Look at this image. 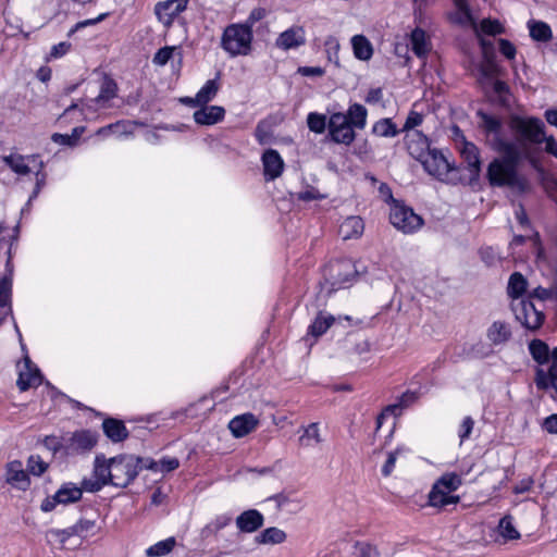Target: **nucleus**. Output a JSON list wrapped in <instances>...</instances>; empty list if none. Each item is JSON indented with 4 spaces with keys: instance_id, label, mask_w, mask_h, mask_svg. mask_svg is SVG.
Returning <instances> with one entry per match:
<instances>
[{
    "instance_id": "4c0bfd02",
    "label": "nucleus",
    "mask_w": 557,
    "mask_h": 557,
    "mask_svg": "<svg viewBox=\"0 0 557 557\" xmlns=\"http://www.w3.org/2000/svg\"><path fill=\"white\" fill-rule=\"evenodd\" d=\"M418 398H419L418 393L410 392V391L405 392L400 396L398 404H394V405L386 407L385 411L377 417V419H376L377 428H380L382 425V420L384 419L385 412H395L396 410L407 408L410 405H412L413 403H416L418 400Z\"/></svg>"
},
{
    "instance_id": "79ce46f5",
    "label": "nucleus",
    "mask_w": 557,
    "mask_h": 557,
    "mask_svg": "<svg viewBox=\"0 0 557 557\" xmlns=\"http://www.w3.org/2000/svg\"><path fill=\"white\" fill-rule=\"evenodd\" d=\"M175 545L176 540L175 537L171 536L148 547L146 555L148 557H162L170 554Z\"/></svg>"
},
{
    "instance_id": "393cba45",
    "label": "nucleus",
    "mask_w": 557,
    "mask_h": 557,
    "mask_svg": "<svg viewBox=\"0 0 557 557\" xmlns=\"http://www.w3.org/2000/svg\"><path fill=\"white\" fill-rule=\"evenodd\" d=\"M3 161L16 174L26 175L32 171L29 164L32 162L35 163L37 161V157L12 153L3 157Z\"/></svg>"
},
{
    "instance_id": "7ed1b4c3",
    "label": "nucleus",
    "mask_w": 557,
    "mask_h": 557,
    "mask_svg": "<svg viewBox=\"0 0 557 557\" xmlns=\"http://www.w3.org/2000/svg\"><path fill=\"white\" fill-rule=\"evenodd\" d=\"M252 29L248 25L231 24L221 38V47L231 57L248 55L251 51Z\"/></svg>"
},
{
    "instance_id": "ddd939ff",
    "label": "nucleus",
    "mask_w": 557,
    "mask_h": 557,
    "mask_svg": "<svg viewBox=\"0 0 557 557\" xmlns=\"http://www.w3.org/2000/svg\"><path fill=\"white\" fill-rule=\"evenodd\" d=\"M460 156L470 173V182L472 183L478 181L481 172L479 148L474 144L466 141L460 149Z\"/></svg>"
},
{
    "instance_id": "9b49d317",
    "label": "nucleus",
    "mask_w": 557,
    "mask_h": 557,
    "mask_svg": "<svg viewBox=\"0 0 557 557\" xmlns=\"http://www.w3.org/2000/svg\"><path fill=\"white\" fill-rule=\"evenodd\" d=\"M476 114L480 117V127L490 138L493 149L500 150V143H510L502 136L503 123L498 116L487 114L483 111H478Z\"/></svg>"
},
{
    "instance_id": "a19ab883",
    "label": "nucleus",
    "mask_w": 557,
    "mask_h": 557,
    "mask_svg": "<svg viewBox=\"0 0 557 557\" xmlns=\"http://www.w3.org/2000/svg\"><path fill=\"white\" fill-rule=\"evenodd\" d=\"M529 30L532 39L546 42L552 38V29L548 24L541 21L529 22Z\"/></svg>"
},
{
    "instance_id": "c756f323",
    "label": "nucleus",
    "mask_w": 557,
    "mask_h": 557,
    "mask_svg": "<svg viewBox=\"0 0 557 557\" xmlns=\"http://www.w3.org/2000/svg\"><path fill=\"white\" fill-rule=\"evenodd\" d=\"M180 467V461L175 457H163L161 460L156 461L150 458H144V468L153 472H171Z\"/></svg>"
},
{
    "instance_id": "4d7b16f0",
    "label": "nucleus",
    "mask_w": 557,
    "mask_h": 557,
    "mask_svg": "<svg viewBox=\"0 0 557 557\" xmlns=\"http://www.w3.org/2000/svg\"><path fill=\"white\" fill-rule=\"evenodd\" d=\"M542 186L547 195L557 201V177L550 174H544L542 176Z\"/></svg>"
},
{
    "instance_id": "2eb2a0df",
    "label": "nucleus",
    "mask_w": 557,
    "mask_h": 557,
    "mask_svg": "<svg viewBox=\"0 0 557 557\" xmlns=\"http://www.w3.org/2000/svg\"><path fill=\"white\" fill-rule=\"evenodd\" d=\"M406 145L409 154L416 160L420 161L425 154H429L430 143L429 138L420 131H413L406 134Z\"/></svg>"
},
{
    "instance_id": "a18cd8bd",
    "label": "nucleus",
    "mask_w": 557,
    "mask_h": 557,
    "mask_svg": "<svg viewBox=\"0 0 557 557\" xmlns=\"http://www.w3.org/2000/svg\"><path fill=\"white\" fill-rule=\"evenodd\" d=\"M85 132V127L78 126L74 127L72 129V133L69 134H59L54 133L51 137L52 141L59 145H65V146H75L79 139V137Z\"/></svg>"
},
{
    "instance_id": "0eeeda50",
    "label": "nucleus",
    "mask_w": 557,
    "mask_h": 557,
    "mask_svg": "<svg viewBox=\"0 0 557 557\" xmlns=\"http://www.w3.org/2000/svg\"><path fill=\"white\" fill-rule=\"evenodd\" d=\"M92 474L94 478L82 481V486L85 491L95 493L104 485L111 484L112 463L110 459L107 460L103 455L96 456Z\"/></svg>"
},
{
    "instance_id": "2f4dec72",
    "label": "nucleus",
    "mask_w": 557,
    "mask_h": 557,
    "mask_svg": "<svg viewBox=\"0 0 557 557\" xmlns=\"http://www.w3.org/2000/svg\"><path fill=\"white\" fill-rule=\"evenodd\" d=\"M83 486L78 487L73 483L63 484L55 493V498L60 504L67 505L82 498Z\"/></svg>"
},
{
    "instance_id": "5fc2aeb1",
    "label": "nucleus",
    "mask_w": 557,
    "mask_h": 557,
    "mask_svg": "<svg viewBox=\"0 0 557 557\" xmlns=\"http://www.w3.org/2000/svg\"><path fill=\"white\" fill-rule=\"evenodd\" d=\"M484 59L485 61L480 67L481 75L484 79L492 81L495 76L498 75V65L494 62V55Z\"/></svg>"
},
{
    "instance_id": "1a4fd4ad",
    "label": "nucleus",
    "mask_w": 557,
    "mask_h": 557,
    "mask_svg": "<svg viewBox=\"0 0 557 557\" xmlns=\"http://www.w3.org/2000/svg\"><path fill=\"white\" fill-rule=\"evenodd\" d=\"M329 136L332 141L349 146L356 138L354 127L348 123L344 113H333L327 122Z\"/></svg>"
},
{
    "instance_id": "680f3d73",
    "label": "nucleus",
    "mask_w": 557,
    "mask_h": 557,
    "mask_svg": "<svg viewBox=\"0 0 557 557\" xmlns=\"http://www.w3.org/2000/svg\"><path fill=\"white\" fill-rule=\"evenodd\" d=\"M44 162H38V169L36 171V185L35 188L28 199V202H30L33 199H35L38 194L40 193L42 186L45 185L46 174L42 173Z\"/></svg>"
},
{
    "instance_id": "6ab92c4d",
    "label": "nucleus",
    "mask_w": 557,
    "mask_h": 557,
    "mask_svg": "<svg viewBox=\"0 0 557 557\" xmlns=\"http://www.w3.org/2000/svg\"><path fill=\"white\" fill-rule=\"evenodd\" d=\"M258 425V420L252 413H244L233 418L228 429L235 437H243L252 432Z\"/></svg>"
},
{
    "instance_id": "f8f14e48",
    "label": "nucleus",
    "mask_w": 557,
    "mask_h": 557,
    "mask_svg": "<svg viewBox=\"0 0 557 557\" xmlns=\"http://www.w3.org/2000/svg\"><path fill=\"white\" fill-rule=\"evenodd\" d=\"M419 162H421L429 174L437 177L446 175L454 170L447 159L435 149H431L429 154H425Z\"/></svg>"
},
{
    "instance_id": "052dcab7",
    "label": "nucleus",
    "mask_w": 557,
    "mask_h": 557,
    "mask_svg": "<svg viewBox=\"0 0 557 557\" xmlns=\"http://www.w3.org/2000/svg\"><path fill=\"white\" fill-rule=\"evenodd\" d=\"M174 50L175 47L169 46L159 49L153 57V63L161 66L165 65L172 58Z\"/></svg>"
},
{
    "instance_id": "864d4df0",
    "label": "nucleus",
    "mask_w": 557,
    "mask_h": 557,
    "mask_svg": "<svg viewBox=\"0 0 557 557\" xmlns=\"http://www.w3.org/2000/svg\"><path fill=\"white\" fill-rule=\"evenodd\" d=\"M423 120H424V115L422 113L411 110L408 113V116H407L405 124H404L403 128L400 129V132H405L408 134V133L416 131L414 128L420 126L423 123Z\"/></svg>"
},
{
    "instance_id": "09e8293b",
    "label": "nucleus",
    "mask_w": 557,
    "mask_h": 557,
    "mask_svg": "<svg viewBox=\"0 0 557 557\" xmlns=\"http://www.w3.org/2000/svg\"><path fill=\"white\" fill-rule=\"evenodd\" d=\"M307 125L311 132L322 134L327 127L326 116L324 114L311 112L307 116Z\"/></svg>"
},
{
    "instance_id": "aec40b11",
    "label": "nucleus",
    "mask_w": 557,
    "mask_h": 557,
    "mask_svg": "<svg viewBox=\"0 0 557 557\" xmlns=\"http://www.w3.org/2000/svg\"><path fill=\"white\" fill-rule=\"evenodd\" d=\"M306 42L305 32L301 27H290L276 38V47L283 50L298 48Z\"/></svg>"
},
{
    "instance_id": "9d476101",
    "label": "nucleus",
    "mask_w": 557,
    "mask_h": 557,
    "mask_svg": "<svg viewBox=\"0 0 557 557\" xmlns=\"http://www.w3.org/2000/svg\"><path fill=\"white\" fill-rule=\"evenodd\" d=\"M356 273L355 265L348 259L331 263L327 268V275L332 290L348 286L356 277Z\"/></svg>"
},
{
    "instance_id": "4be33fe9",
    "label": "nucleus",
    "mask_w": 557,
    "mask_h": 557,
    "mask_svg": "<svg viewBox=\"0 0 557 557\" xmlns=\"http://www.w3.org/2000/svg\"><path fill=\"white\" fill-rule=\"evenodd\" d=\"M263 516L256 509L242 512L236 518V525L242 532L252 533L263 525Z\"/></svg>"
},
{
    "instance_id": "ea45409f",
    "label": "nucleus",
    "mask_w": 557,
    "mask_h": 557,
    "mask_svg": "<svg viewBox=\"0 0 557 557\" xmlns=\"http://www.w3.org/2000/svg\"><path fill=\"white\" fill-rule=\"evenodd\" d=\"M286 540V533L275 527L263 530L257 537L256 541L259 544H281Z\"/></svg>"
},
{
    "instance_id": "f3484780",
    "label": "nucleus",
    "mask_w": 557,
    "mask_h": 557,
    "mask_svg": "<svg viewBox=\"0 0 557 557\" xmlns=\"http://www.w3.org/2000/svg\"><path fill=\"white\" fill-rule=\"evenodd\" d=\"M188 0H166L156 5V14L164 24L170 25L174 17L186 9Z\"/></svg>"
},
{
    "instance_id": "412c9836",
    "label": "nucleus",
    "mask_w": 557,
    "mask_h": 557,
    "mask_svg": "<svg viewBox=\"0 0 557 557\" xmlns=\"http://www.w3.org/2000/svg\"><path fill=\"white\" fill-rule=\"evenodd\" d=\"M219 84L216 79H209L207 83L202 86V88L197 92L195 98L185 97L182 98L181 101L185 104L189 106H205L209 101H211L219 91Z\"/></svg>"
},
{
    "instance_id": "bf43d9fd",
    "label": "nucleus",
    "mask_w": 557,
    "mask_h": 557,
    "mask_svg": "<svg viewBox=\"0 0 557 557\" xmlns=\"http://www.w3.org/2000/svg\"><path fill=\"white\" fill-rule=\"evenodd\" d=\"M480 27H481V30L484 34L492 35V36L497 35V34H502L503 30H504L502 24L498 21H496V20L492 21V20H488V18L487 20H483L481 22Z\"/></svg>"
},
{
    "instance_id": "de8ad7c7",
    "label": "nucleus",
    "mask_w": 557,
    "mask_h": 557,
    "mask_svg": "<svg viewBox=\"0 0 557 557\" xmlns=\"http://www.w3.org/2000/svg\"><path fill=\"white\" fill-rule=\"evenodd\" d=\"M335 318L331 314H319L313 321V323L309 326V333L314 337L321 336L327 331V329L333 324Z\"/></svg>"
},
{
    "instance_id": "20e7f679",
    "label": "nucleus",
    "mask_w": 557,
    "mask_h": 557,
    "mask_svg": "<svg viewBox=\"0 0 557 557\" xmlns=\"http://www.w3.org/2000/svg\"><path fill=\"white\" fill-rule=\"evenodd\" d=\"M112 463L111 485L126 487L144 468V458L133 455H120L110 458Z\"/></svg>"
},
{
    "instance_id": "7c9ffc66",
    "label": "nucleus",
    "mask_w": 557,
    "mask_h": 557,
    "mask_svg": "<svg viewBox=\"0 0 557 557\" xmlns=\"http://www.w3.org/2000/svg\"><path fill=\"white\" fill-rule=\"evenodd\" d=\"M344 116L354 128L363 129L367 124L368 111L362 104L354 103L349 106Z\"/></svg>"
},
{
    "instance_id": "c85d7f7f",
    "label": "nucleus",
    "mask_w": 557,
    "mask_h": 557,
    "mask_svg": "<svg viewBox=\"0 0 557 557\" xmlns=\"http://www.w3.org/2000/svg\"><path fill=\"white\" fill-rule=\"evenodd\" d=\"M102 429L112 442H122L127 438L128 432L121 420L108 418L102 423Z\"/></svg>"
},
{
    "instance_id": "603ef678",
    "label": "nucleus",
    "mask_w": 557,
    "mask_h": 557,
    "mask_svg": "<svg viewBox=\"0 0 557 557\" xmlns=\"http://www.w3.org/2000/svg\"><path fill=\"white\" fill-rule=\"evenodd\" d=\"M116 95V84L110 78H106L101 85V89L95 101L100 103L114 98Z\"/></svg>"
},
{
    "instance_id": "a878e982",
    "label": "nucleus",
    "mask_w": 557,
    "mask_h": 557,
    "mask_svg": "<svg viewBox=\"0 0 557 557\" xmlns=\"http://www.w3.org/2000/svg\"><path fill=\"white\" fill-rule=\"evenodd\" d=\"M451 492H447V490H442L436 485L432 486L431 492L429 493V505L437 508H445L448 505H455L460 502V497L457 495H451Z\"/></svg>"
},
{
    "instance_id": "c9c22d12",
    "label": "nucleus",
    "mask_w": 557,
    "mask_h": 557,
    "mask_svg": "<svg viewBox=\"0 0 557 557\" xmlns=\"http://www.w3.org/2000/svg\"><path fill=\"white\" fill-rule=\"evenodd\" d=\"M302 434L299 437V444L304 447H314L322 443V437L317 422L310 423L307 426L301 428Z\"/></svg>"
},
{
    "instance_id": "69168bd1",
    "label": "nucleus",
    "mask_w": 557,
    "mask_h": 557,
    "mask_svg": "<svg viewBox=\"0 0 557 557\" xmlns=\"http://www.w3.org/2000/svg\"><path fill=\"white\" fill-rule=\"evenodd\" d=\"M267 15V10L263 9V8H255L249 16L247 17L246 22L243 23V25H248L250 29H252V26L261 21L262 18H264Z\"/></svg>"
},
{
    "instance_id": "39448f33",
    "label": "nucleus",
    "mask_w": 557,
    "mask_h": 557,
    "mask_svg": "<svg viewBox=\"0 0 557 557\" xmlns=\"http://www.w3.org/2000/svg\"><path fill=\"white\" fill-rule=\"evenodd\" d=\"M516 320L528 330H537L544 322V313L531 299H518L511 302Z\"/></svg>"
},
{
    "instance_id": "3c124183",
    "label": "nucleus",
    "mask_w": 557,
    "mask_h": 557,
    "mask_svg": "<svg viewBox=\"0 0 557 557\" xmlns=\"http://www.w3.org/2000/svg\"><path fill=\"white\" fill-rule=\"evenodd\" d=\"M498 529L502 536L508 540H517L520 537V533L513 527L510 516H505L500 519Z\"/></svg>"
},
{
    "instance_id": "49530a36",
    "label": "nucleus",
    "mask_w": 557,
    "mask_h": 557,
    "mask_svg": "<svg viewBox=\"0 0 557 557\" xmlns=\"http://www.w3.org/2000/svg\"><path fill=\"white\" fill-rule=\"evenodd\" d=\"M461 484H462L461 476L454 472L443 474L434 483V485H436L437 487H441L442 490H447V492L457 491Z\"/></svg>"
},
{
    "instance_id": "6e6552de",
    "label": "nucleus",
    "mask_w": 557,
    "mask_h": 557,
    "mask_svg": "<svg viewBox=\"0 0 557 557\" xmlns=\"http://www.w3.org/2000/svg\"><path fill=\"white\" fill-rule=\"evenodd\" d=\"M389 221L397 230L406 234L416 232L423 224L422 218L416 214L411 208L400 205L391 208Z\"/></svg>"
},
{
    "instance_id": "5701e85b",
    "label": "nucleus",
    "mask_w": 557,
    "mask_h": 557,
    "mask_svg": "<svg viewBox=\"0 0 557 557\" xmlns=\"http://www.w3.org/2000/svg\"><path fill=\"white\" fill-rule=\"evenodd\" d=\"M225 110L219 106H205L195 111L194 120L200 125H213L223 120Z\"/></svg>"
},
{
    "instance_id": "13d9d810",
    "label": "nucleus",
    "mask_w": 557,
    "mask_h": 557,
    "mask_svg": "<svg viewBox=\"0 0 557 557\" xmlns=\"http://www.w3.org/2000/svg\"><path fill=\"white\" fill-rule=\"evenodd\" d=\"M255 136L259 144L267 145L270 143V139L272 137V132L270 129V126L265 122H259L256 131Z\"/></svg>"
},
{
    "instance_id": "37998d69",
    "label": "nucleus",
    "mask_w": 557,
    "mask_h": 557,
    "mask_svg": "<svg viewBox=\"0 0 557 557\" xmlns=\"http://www.w3.org/2000/svg\"><path fill=\"white\" fill-rule=\"evenodd\" d=\"M509 327L503 322H494L487 331V337L494 344H502L510 337Z\"/></svg>"
},
{
    "instance_id": "423d86ee",
    "label": "nucleus",
    "mask_w": 557,
    "mask_h": 557,
    "mask_svg": "<svg viewBox=\"0 0 557 557\" xmlns=\"http://www.w3.org/2000/svg\"><path fill=\"white\" fill-rule=\"evenodd\" d=\"M66 455L88 454L98 443V434L90 430L75 431L63 437Z\"/></svg>"
},
{
    "instance_id": "8fccbe9b",
    "label": "nucleus",
    "mask_w": 557,
    "mask_h": 557,
    "mask_svg": "<svg viewBox=\"0 0 557 557\" xmlns=\"http://www.w3.org/2000/svg\"><path fill=\"white\" fill-rule=\"evenodd\" d=\"M96 527V522L94 520L89 519H81L75 524H73L72 533H74L75 536H79L82 539L87 537L88 535L94 534V529Z\"/></svg>"
},
{
    "instance_id": "f257e3e1",
    "label": "nucleus",
    "mask_w": 557,
    "mask_h": 557,
    "mask_svg": "<svg viewBox=\"0 0 557 557\" xmlns=\"http://www.w3.org/2000/svg\"><path fill=\"white\" fill-rule=\"evenodd\" d=\"M497 150L503 156L495 158L487 166L486 177L491 186L508 187L518 194L528 193L531 188L529 180L518 171L521 151L513 143H500Z\"/></svg>"
},
{
    "instance_id": "e433bc0d",
    "label": "nucleus",
    "mask_w": 557,
    "mask_h": 557,
    "mask_svg": "<svg viewBox=\"0 0 557 557\" xmlns=\"http://www.w3.org/2000/svg\"><path fill=\"white\" fill-rule=\"evenodd\" d=\"M11 293H12V269L9 270V275L0 280V310L3 314L11 311Z\"/></svg>"
},
{
    "instance_id": "e2e57ef3",
    "label": "nucleus",
    "mask_w": 557,
    "mask_h": 557,
    "mask_svg": "<svg viewBox=\"0 0 557 557\" xmlns=\"http://www.w3.org/2000/svg\"><path fill=\"white\" fill-rule=\"evenodd\" d=\"M49 534L59 542L61 548H64L65 543L70 537L75 536L74 533H72L71 527L63 530H51Z\"/></svg>"
},
{
    "instance_id": "a211bd4d",
    "label": "nucleus",
    "mask_w": 557,
    "mask_h": 557,
    "mask_svg": "<svg viewBox=\"0 0 557 557\" xmlns=\"http://www.w3.org/2000/svg\"><path fill=\"white\" fill-rule=\"evenodd\" d=\"M264 176L268 181H273L281 176L284 169V161L280 153L274 149H268L262 156Z\"/></svg>"
},
{
    "instance_id": "bb28decb",
    "label": "nucleus",
    "mask_w": 557,
    "mask_h": 557,
    "mask_svg": "<svg viewBox=\"0 0 557 557\" xmlns=\"http://www.w3.org/2000/svg\"><path fill=\"white\" fill-rule=\"evenodd\" d=\"M364 231V223L360 216H348L339 226V234L343 239L358 238Z\"/></svg>"
},
{
    "instance_id": "4468645a",
    "label": "nucleus",
    "mask_w": 557,
    "mask_h": 557,
    "mask_svg": "<svg viewBox=\"0 0 557 557\" xmlns=\"http://www.w3.org/2000/svg\"><path fill=\"white\" fill-rule=\"evenodd\" d=\"M5 482L20 491H26L30 485L27 472L20 460H13L5 467Z\"/></svg>"
},
{
    "instance_id": "58836bf2",
    "label": "nucleus",
    "mask_w": 557,
    "mask_h": 557,
    "mask_svg": "<svg viewBox=\"0 0 557 557\" xmlns=\"http://www.w3.org/2000/svg\"><path fill=\"white\" fill-rule=\"evenodd\" d=\"M372 133L379 137H395L400 133L392 119L385 117L376 121L372 126Z\"/></svg>"
},
{
    "instance_id": "dca6fc26",
    "label": "nucleus",
    "mask_w": 557,
    "mask_h": 557,
    "mask_svg": "<svg viewBox=\"0 0 557 557\" xmlns=\"http://www.w3.org/2000/svg\"><path fill=\"white\" fill-rule=\"evenodd\" d=\"M41 374L37 367L33 366L30 359L25 357L24 368L20 370L17 379V387L21 392H25L30 387H37L41 384Z\"/></svg>"
},
{
    "instance_id": "cd10ccee",
    "label": "nucleus",
    "mask_w": 557,
    "mask_h": 557,
    "mask_svg": "<svg viewBox=\"0 0 557 557\" xmlns=\"http://www.w3.org/2000/svg\"><path fill=\"white\" fill-rule=\"evenodd\" d=\"M535 384L539 389L554 388L557 394V364L552 363L547 371L539 368L535 373Z\"/></svg>"
},
{
    "instance_id": "b1692460",
    "label": "nucleus",
    "mask_w": 557,
    "mask_h": 557,
    "mask_svg": "<svg viewBox=\"0 0 557 557\" xmlns=\"http://www.w3.org/2000/svg\"><path fill=\"white\" fill-rule=\"evenodd\" d=\"M455 11L449 14L451 23L467 27L475 26L474 20L471 14L470 7L467 0H453Z\"/></svg>"
},
{
    "instance_id": "72a5a7b5",
    "label": "nucleus",
    "mask_w": 557,
    "mask_h": 557,
    "mask_svg": "<svg viewBox=\"0 0 557 557\" xmlns=\"http://www.w3.org/2000/svg\"><path fill=\"white\" fill-rule=\"evenodd\" d=\"M410 44L412 51L417 57L423 58L430 50V46L426 39V34L421 28H416L410 35Z\"/></svg>"
},
{
    "instance_id": "473e14b6",
    "label": "nucleus",
    "mask_w": 557,
    "mask_h": 557,
    "mask_svg": "<svg viewBox=\"0 0 557 557\" xmlns=\"http://www.w3.org/2000/svg\"><path fill=\"white\" fill-rule=\"evenodd\" d=\"M354 54L357 59L367 61L373 54V48L368 38L363 35H355L351 38Z\"/></svg>"
},
{
    "instance_id": "6e6d98bb",
    "label": "nucleus",
    "mask_w": 557,
    "mask_h": 557,
    "mask_svg": "<svg viewBox=\"0 0 557 557\" xmlns=\"http://www.w3.org/2000/svg\"><path fill=\"white\" fill-rule=\"evenodd\" d=\"M48 468V463L45 462L39 456H30L27 460V471L33 475H41Z\"/></svg>"
},
{
    "instance_id": "c03bdc74",
    "label": "nucleus",
    "mask_w": 557,
    "mask_h": 557,
    "mask_svg": "<svg viewBox=\"0 0 557 557\" xmlns=\"http://www.w3.org/2000/svg\"><path fill=\"white\" fill-rule=\"evenodd\" d=\"M529 350L533 359L540 364H544L549 360V348L541 339H533L529 344Z\"/></svg>"
},
{
    "instance_id": "774afa93",
    "label": "nucleus",
    "mask_w": 557,
    "mask_h": 557,
    "mask_svg": "<svg viewBox=\"0 0 557 557\" xmlns=\"http://www.w3.org/2000/svg\"><path fill=\"white\" fill-rule=\"evenodd\" d=\"M499 51L507 59L512 60L516 57V48L515 46L507 39L500 38L498 40Z\"/></svg>"
},
{
    "instance_id": "f03ea898",
    "label": "nucleus",
    "mask_w": 557,
    "mask_h": 557,
    "mask_svg": "<svg viewBox=\"0 0 557 557\" xmlns=\"http://www.w3.org/2000/svg\"><path fill=\"white\" fill-rule=\"evenodd\" d=\"M508 127L515 139L512 143L521 151L522 158H531L533 147L543 144L545 139V124L535 116L513 114L509 117Z\"/></svg>"
},
{
    "instance_id": "0e129e2a",
    "label": "nucleus",
    "mask_w": 557,
    "mask_h": 557,
    "mask_svg": "<svg viewBox=\"0 0 557 557\" xmlns=\"http://www.w3.org/2000/svg\"><path fill=\"white\" fill-rule=\"evenodd\" d=\"M400 451H401V449L397 448L396 450L388 453L387 459H386L384 466L382 467V474L384 476H388L393 472V469H394L396 460H397V456Z\"/></svg>"
},
{
    "instance_id": "338daca9",
    "label": "nucleus",
    "mask_w": 557,
    "mask_h": 557,
    "mask_svg": "<svg viewBox=\"0 0 557 557\" xmlns=\"http://www.w3.org/2000/svg\"><path fill=\"white\" fill-rule=\"evenodd\" d=\"M474 421L471 417H466L459 429V437L460 442L462 443L465 440L469 438L472 430H473Z\"/></svg>"
},
{
    "instance_id": "f704fd0d",
    "label": "nucleus",
    "mask_w": 557,
    "mask_h": 557,
    "mask_svg": "<svg viewBox=\"0 0 557 557\" xmlns=\"http://www.w3.org/2000/svg\"><path fill=\"white\" fill-rule=\"evenodd\" d=\"M527 286L528 282L520 272H515L510 275L507 292L508 295L512 298V301H518V299H521L520 297L525 292Z\"/></svg>"
}]
</instances>
